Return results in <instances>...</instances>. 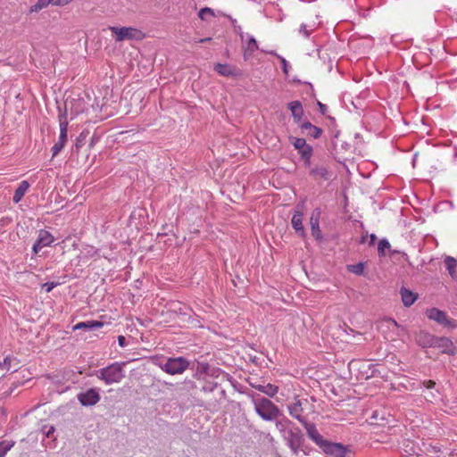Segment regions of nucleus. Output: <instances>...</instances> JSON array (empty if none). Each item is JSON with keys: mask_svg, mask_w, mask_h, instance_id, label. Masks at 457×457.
<instances>
[{"mask_svg": "<svg viewBox=\"0 0 457 457\" xmlns=\"http://www.w3.org/2000/svg\"><path fill=\"white\" fill-rule=\"evenodd\" d=\"M256 413L266 421H273L280 415V411L270 400L258 394L250 395Z\"/></svg>", "mask_w": 457, "mask_h": 457, "instance_id": "nucleus-1", "label": "nucleus"}, {"mask_svg": "<svg viewBox=\"0 0 457 457\" xmlns=\"http://www.w3.org/2000/svg\"><path fill=\"white\" fill-rule=\"evenodd\" d=\"M125 362H113L107 367L96 371L97 378L103 380L106 385L118 384L125 378Z\"/></svg>", "mask_w": 457, "mask_h": 457, "instance_id": "nucleus-2", "label": "nucleus"}, {"mask_svg": "<svg viewBox=\"0 0 457 457\" xmlns=\"http://www.w3.org/2000/svg\"><path fill=\"white\" fill-rule=\"evenodd\" d=\"M117 42L124 40H140L144 37L141 30L133 27H109Z\"/></svg>", "mask_w": 457, "mask_h": 457, "instance_id": "nucleus-3", "label": "nucleus"}, {"mask_svg": "<svg viewBox=\"0 0 457 457\" xmlns=\"http://www.w3.org/2000/svg\"><path fill=\"white\" fill-rule=\"evenodd\" d=\"M188 366L189 362L183 357L169 358L160 363L161 369L170 375L181 374Z\"/></svg>", "mask_w": 457, "mask_h": 457, "instance_id": "nucleus-4", "label": "nucleus"}, {"mask_svg": "<svg viewBox=\"0 0 457 457\" xmlns=\"http://www.w3.org/2000/svg\"><path fill=\"white\" fill-rule=\"evenodd\" d=\"M59 125H60V135L58 142H56L52 147L53 157H55L64 147L68 138V120L66 118V112L59 115Z\"/></svg>", "mask_w": 457, "mask_h": 457, "instance_id": "nucleus-5", "label": "nucleus"}, {"mask_svg": "<svg viewBox=\"0 0 457 457\" xmlns=\"http://www.w3.org/2000/svg\"><path fill=\"white\" fill-rule=\"evenodd\" d=\"M378 329L387 340H395L400 336V326L392 319H384L378 324Z\"/></svg>", "mask_w": 457, "mask_h": 457, "instance_id": "nucleus-6", "label": "nucleus"}, {"mask_svg": "<svg viewBox=\"0 0 457 457\" xmlns=\"http://www.w3.org/2000/svg\"><path fill=\"white\" fill-rule=\"evenodd\" d=\"M290 141L294 147L298 151V154L301 155V158L304 162L305 167H310L311 164V157L312 155V147L310 145L306 144L304 138L301 137H291Z\"/></svg>", "mask_w": 457, "mask_h": 457, "instance_id": "nucleus-7", "label": "nucleus"}, {"mask_svg": "<svg viewBox=\"0 0 457 457\" xmlns=\"http://www.w3.org/2000/svg\"><path fill=\"white\" fill-rule=\"evenodd\" d=\"M427 316L429 320H435L440 325H443L445 327H451L454 328L455 324L453 320H451L445 312L436 309V308H431L427 311Z\"/></svg>", "mask_w": 457, "mask_h": 457, "instance_id": "nucleus-8", "label": "nucleus"}, {"mask_svg": "<svg viewBox=\"0 0 457 457\" xmlns=\"http://www.w3.org/2000/svg\"><path fill=\"white\" fill-rule=\"evenodd\" d=\"M283 438L287 441L288 447L297 454L302 445V435L298 430L289 429L283 435Z\"/></svg>", "mask_w": 457, "mask_h": 457, "instance_id": "nucleus-9", "label": "nucleus"}, {"mask_svg": "<svg viewBox=\"0 0 457 457\" xmlns=\"http://www.w3.org/2000/svg\"><path fill=\"white\" fill-rule=\"evenodd\" d=\"M78 399L83 406H92L99 402L100 395L96 388H90L86 392L79 393Z\"/></svg>", "mask_w": 457, "mask_h": 457, "instance_id": "nucleus-10", "label": "nucleus"}, {"mask_svg": "<svg viewBox=\"0 0 457 457\" xmlns=\"http://www.w3.org/2000/svg\"><path fill=\"white\" fill-rule=\"evenodd\" d=\"M54 240V237L48 231L40 230L37 239L33 245V252L37 253L43 247L50 245Z\"/></svg>", "mask_w": 457, "mask_h": 457, "instance_id": "nucleus-11", "label": "nucleus"}, {"mask_svg": "<svg viewBox=\"0 0 457 457\" xmlns=\"http://www.w3.org/2000/svg\"><path fill=\"white\" fill-rule=\"evenodd\" d=\"M303 205H297L295 214L291 220V224L294 229L299 234V236L304 237L305 231L303 226Z\"/></svg>", "mask_w": 457, "mask_h": 457, "instance_id": "nucleus-12", "label": "nucleus"}, {"mask_svg": "<svg viewBox=\"0 0 457 457\" xmlns=\"http://www.w3.org/2000/svg\"><path fill=\"white\" fill-rule=\"evenodd\" d=\"M320 448L327 454L337 455L339 457H344L345 454V448L337 443H331L328 440L321 445Z\"/></svg>", "mask_w": 457, "mask_h": 457, "instance_id": "nucleus-13", "label": "nucleus"}, {"mask_svg": "<svg viewBox=\"0 0 457 457\" xmlns=\"http://www.w3.org/2000/svg\"><path fill=\"white\" fill-rule=\"evenodd\" d=\"M303 426L304 427V428L306 429V432H307V435L308 436L318 445V446H321L322 444H324V442L326 441V439H324L322 437V436L319 433V431L317 430L316 427L314 424L312 423H309L307 421H305L304 423H303Z\"/></svg>", "mask_w": 457, "mask_h": 457, "instance_id": "nucleus-14", "label": "nucleus"}, {"mask_svg": "<svg viewBox=\"0 0 457 457\" xmlns=\"http://www.w3.org/2000/svg\"><path fill=\"white\" fill-rule=\"evenodd\" d=\"M288 411H289V414L296 419L301 424L304 423L305 421H307L302 415L303 413V407H302V403L301 401L297 400L295 401V403H291L289 406H288Z\"/></svg>", "mask_w": 457, "mask_h": 457, "instance_id": "nucleus-15", "label": "nucleus"}, {"mask_svg": "<svg viewBox=\"0 0 457 457\" xmlns=\"http://www.w3.org/2000/svg\"><path fill=\"white\" fill-rule=\"evenodd\" d=\"M288 108L291 111L292 116L295 121L301 120L303 115L302 104L299 101H293L288 104Z\"/></svg>", "mask_w": 457, "mask_h": 457, "instance_id": "nucleus-16", "label": "nucleus"}, {"mask_svg": "<svg viewBox=\"0 0 457 457\" xmlns=\"http://www.w3.org/2000/svg\"><path fill=\"white\" fill-rule=\"evenodd\" d=\"M319 220H320V213L319 212H317L316 214L312 213L311 216V219H310V224H311L312 234L316 239H320L321 237V233H320V226H319V223H320Z\"/></svg>", "mask_w": 457, "mask_h": 457, "instance_id": "nucleus-17", "label": "nucleus"}, {"mask_svg": "<svg viewBox=\"0 0 457 457\" xmlns=\"http://www.w3.org/2000/svg\"><path fill=\"white\" fill-rule=\"evenodd\" d=\"M400 294L403 303L406 307L412 305L417 299V295L406 288H402Z\"/></svg>", "mask_w": 457, "mask_h": 457, "instance_id": "nucleus-18", "label": "nucleus"}, {"mask_svg": "<svg viewBox=\"0 0 457 457\" xmlns=\"http://www.w3.org/2000/svg\"><path fill=\"white\" fill-rule=\"evenodd\" d=\"M248 41L245 46V59L250 58L253 54L258 49V44L255 38L252 36L247 35Z\"/></svg>", "mask_w": 457, "mask_h": 457, "instance_id": "nucleus-19", "label": "nucleus"}, {"mask_svg": "<svg viewBox=\"0 0 457 457\" xmlns=\"http://www.w3.org/2000/svg\"><path fill=\"white\" fill-rule=\"evenodd\" d=\"M103 325H104V323L101 321L88 320L86 322H79V323L76 324L73 327V329L77 330V329L84 328V329H87V330H94V329L102 328Z\"/></svg>", "mask_w": 457, "mask_h": 457, "instance_id": "nucleus-20", "label": "nucleus"}, {"mask_svg": "<svg viewBox=\"0 0 457 457\" xmlns=\"http://www.w3.org/2000/svg\"><path fill=\"white\" fill-rule=\"evenodd\" d=\"M29 187V184L28 181H26V180L21 181L14 192L13 202L18 204L22 199V197L28 191Z\"/></svg>", "mask_w": 457, "mask_h": 457, "instance_id": "nucleus-21", "label": "nucleus"}, {"mask_svg": "<svg viewBox=\"0 0 457 457\" xmlns=\"http://www.w3.org/2000/svg\"><path fill=\"white\" fill-rule=\"evenodd\" d=\"M254 387L267 395L268 396L270 397H273L278 391V387L277 386H274L272 384H267V385H257V386H254Z\"/></svg>", "mask_w": 457, "mask_h": 457, "instance_id": "nucleus-22", "label": "nucleus"}, {"mask_svg": "<svg viewBox=\"0 0 457 457\" xmlns=\"http://www.w3.org/2000/svg\"><path fill=\"white\" fill-rule=\"evenodd\" d=\"M445 265L450 276L453 278H455L457 277V272H456L457 261L453 257L447 256L445 259Z\"/></svg>", "mask_w": 457, "mask_h": 457, "instance_id": "nucleus-23", "label": "nucleus"}, {"mask_svg": "<svg viewBox=\"0 0 457 457\" xmlns=\"http://www.w3.org/2000/svg\"><path fill=\"white\" fill-rule=\"evenodd\" d=\"M302 129L307 131V135L318 138L321 135V129L316 126L312 125L310 122H304L302 125Z\"/></svg>", "mask_w": 457, "mask_h": 457, "instance_id": "nucleus-24", "label": "nucleus"}, {"mask_svg": "<svg viewBox=\"0 0 457 457\" xmlns=\"http://www.w3.org/2000/svg\"><path fill=\"white\" fill-rule=\"evenodd\" d=\"M291 424V421L284 417L280 420H278L275 423V426L277 429L282 434V436L287 433L290 428L289 425Z\"/></svg>", "mask_w": 457, "mask_h": 457, "instance_id": "nucleus-25", "label": "nucleus"}, {"mask_svg": "<svg viewBox=\"0 0 457 457\" xmlns=\"http://www.w3.org/2000/svg\"><path fill=\"white\" fill-rule=\"evenodd\" d=\"M311 175L314 178H321L324 179H328V171L325 166H319L312 168L310 171Z\"/></svg>", "mask_w": 457, "mask_h": 457, "instance_id": "nucleus-26", "label": "nucleus"}, {"mask_svg": "<svg viewBox=\"0 0 457 457\" xmlns=\"http://www.w3.org/2000/svg\"><path fill=\"white\" fill-rule=\"evenodd\" d=\"M317 24L315 22L309 23V24H302L299 29V33L302 34L303 37H308L312 31H314L317 28Z\"/></svg>", "mask_w": 457, "mask_h": 457, "instance_id": "nucleus-27", "label": "nucleus"}, {"mask_svg": "<svg viewBox=\"0 0 457 457\" xmlns=\"http://www.w3.org/2000/svg\"><path fill=\"white\" fill-rule=\"evenodd\" d=\"M49 4H52L51 0H37L35 4L30 6L29 12H38Z\"/></svg>", "mask_w": 457, "mask_h": 457, "instance_id": "nucleus-28", "label": "nucleus"}, {"mask_svg": "<svg viewBox=\"0 0 457 457\" xmlns=\"http://www.w3.org/2000/svg\"><path fill=\"white\" fill-rule=\"evenodd\" d=\"M215 71L223 76H229L234 73L233 69L228 64L218 63L215 65Z\"/></svg>", "mask_w": 457, "mask_h": 457, "instance_id": "nucleus-29", "label": "nucleus"}, {"mask_svg": "<svg viewBox=\"0 0 457 457\" xmlns=\"http://www.w3.org/2000/svg\"><path fill=\"white\" fill-rule=\"evenodd\" d=\"M14 445L13 441H2L0 442V457H4Z\"/></svg>", "mask_w": 457, "mask_h": 457, "instance_id": "nucleus-30", "label": "nucleus"}, {"mask_svg": "<svg viewBox=\"0 0 457 457\" xmlns=\"http://www.w3.org/2000/svg\"><path fill=\"white\" fill-rule=\"evenodd\" d=\"M348 270L356 275H361L364 271V265L362 262H359L357 264L348 265Z\"/></svg>", "mask_w": 457, "mask_h": 457, "instance_id": "nucleus-31", "label": "nucleus"}, {"mask_svg": "<svg viewBox=\"0 0 457 457\" xmlns=\"http://www.w3.org/2000/svg\"><path fill=\"white\" fill-rule=\"evenodd\" d=\"M267 53L270 54L276 55L279 59V61H280V62L282 64L283 72L286 75H287L288 74V68H289V64H288L287 61L284 57H282L281 55L278 54L274 51H270V52H267Z\"/></svg>", "mask_w": 457, "mask_h": 457, "instance_id": "nucleus-32", "label": "nucleus"}, {"mask_svg": "<svg viewBox=\"0 0 457 457\" xmlns=\"http://www.w3.org/2000/svg\"><path fill=\"white\" fill-rule=\"evenodd\" d=\"M390 248V244L387 240L382 239L378 243V250L379 254L384 255L386 249Z\"/></svg>", "mask_w": 457, "mask_h": 457, "instance_id": "nucleus-33", "label": "nucleus"}, {"mask_svg": "<svg viewBox=\"0 0 457 457\" xmlns=\"http://www.w3.org/2000/svg\"><path fill=\"white\" fill-rule=\"evenodd\" d=\"M207 16H214L213 10L208 7H204L199 12V18L201 20H206Z\"/></svg>", "mask_w": 457, "mask_h": 457, "instance_id": "nucleus-34", "label": "nucleus"}, {"mask_svg": "<svg viewBox=\"0 0 457 457\" xmlns=\"http://www.w3.org/2000/svg\"><path fill=\"white\" fill-rule=\"evenodd\" d=\"M11 361L12 359L10 357H6L3 361H0V369L3 371H9L11 369Z\"/></svg>", "mask_w": 457, "mask_h": 457, "instance_id": "nucleus-35", "label": "nucleus"}, {"mask_svg": "<svg viewBox=\"0 0 457 457\" xmlns=\"http://www.w3.org/2000/svg\"><path fill=\"white\" fill-rule=\"evenodd\" d=\"M51 3L53 5H56V6H63V5L68 4L66 0H51Z\"/></svg>", "mask_w": 457, "mask_h": 457, "instance_id": "nucleus-36", "label": "nucleus"}, {"mask_svg": "<svg viewBox=\"0 0 457 457\" xmlns=\"http://www.w3.org/2000/svg\"><path fill=\"white\" fill-rule=\"evenodd\" d=\"M118 344L120 347H125L127 345L126 338L123 336L118 337Z\"/></svg>", "mask_w": 457, "mask_h": 457, "instance_id": "nucleus-37", "label": "nucleus"}, {"mask_svg": "<svg viewBox=\"0 0 457 457\" xmlns=\"http://www.w3.org/2000/svg\"><path fill=\"white\" fill-rule=\"evenodd\" d=\"M440 341L443 343V345L449 346L452 345L451 341L448 338H441Z\"/></svg>", "mask_w": 457, "mask_h": 457, "instance_id": "nucleus-38", "label": "nucleus"}, {"mask_svg": "<svg viewBox=\"0 0 457 457\" xmlns=\"http://www.w3.org/2000/svg\"><path fill=\"white\" fill-rule=\"evenodd\" d=\"M54 283H51V284L46 283L44 285V287H46V292H50L54 288Z\"/></svg>", "mask_w": 457, "mask_h": 457, "instance_id": "nucleus-39", "label": "nucleus"}, {"mask_svg": "<svg viewBox=\"0 0 457 457\" xmlns=\"http://www.w3.org/2000/svg\"><path fill=\"white\" fill-rule=\"evenodd\" d=\"M423 337H424L426 339H428V342H427L428 344H429V345H430V344H432V340H433V338H432L429 335H428V334H424V335H423Z\"/></svg>", "mask_w": 457, "mask_h": 457, "instance_id": "nucleus-40", "label": "nucleus"}, {"mask_svg": "<svg viewBox=\"0 0 457 457\" xmlns=\"http://www.w3.org/2000/svg\"><path fill=\"white\" fill-rule=\"evenodd\" d=\"M54 431V427H51L47 432H46V436H50V435Z\"/></svg>", "mask_w": 457, "mask_h": 457, "instance_id": "nucleus-41", "label": "nucleus"}, {"mask_svg": "<svg viewBox=\"0 0 457 457\" xmlns=\"http://www.w3.org/2000/svg\"><path fill=\"white\" fill-rule=\"evenodd\" d=\"M319 105L320 107L321 112L324 113L325 112V109H326V105H324V104H322L320 103H319Z\"/></svg>", "mask_w": 457, "mask_h": 457, "instance_id": "nucleus-42", "label": "nucleus"}, {"mask_svg": "<svg viewBox=\"0 0 457 457\" xmlns=\"http://www.w3.org/2000/svg\"><path fill=\"white\" fill-rule=\"evenodd\" d=\"M434 386H435V382H434V381L429 380V381L428 382V387L431 388V387H433Z\"/></svg>", "mask_w": 457, "mask_h": 457, "instance_id": "nucleus-43", "label": "nucleus"}, {"mask_svg": "<svg viewBox=\"0 0 457 457\" xmlns=\"http://www.w3.org/2000/svg\"><path fill=\"white\" fill-rule=\"evenodd\" d=\"M210 40H211V38H210V37H206V38H203V39H201V40H200V42H202V43H203V42H207V41H210Z\"/></svg>", "mask_w": 457, "mask_h": 457, "instance_id": "nucleus-44", "label": "nucleus"}, {"mask_svg": "<svg viewBox=\"0 0 457 457\" xmlns=\"http://www.w3.org/2000/svg\"><path fill=\"white\" fill-rule=\"evenodd\" d=\"M370 238H371V242H373V241L375 240V238H376V236L372 234V235L370 236Z\"/></svg>", "mask_w": 457, "mask_h": 457, "instance_id": "nucleus-45", "label": "nucleus"}, {"mask_svg": "<svg viewBox=\"0 0 457 457\" xmlns=\"http://www.w3.org/2000/svg\"><path fill=\"white\" fill-rule=\"evenodd\" d=\"M72 0H66L67 4L71 3Z\"/></svg>", "mask_w": 457, "mask_h": 457, "instance_id": "nucleus-46", "label": "nucleus"}, {"mask_svg": "<svg viewBox=\"0 0 457 457\" xmlns=\"http://www.w3.org/2000/svg\"><path fill=\"white\" fill-rule=\"evenodd\" d=\"M68 104H69V102L67 101V102L65 103V106L67 107V106H68Z\"/></svg>", "mask_w": 457, "mask_h": 457, "instance_id": "nucleus-47", "label": "nucleus"}]
</instances>
